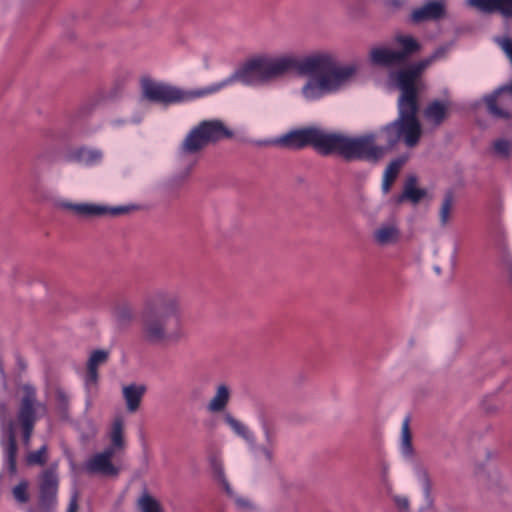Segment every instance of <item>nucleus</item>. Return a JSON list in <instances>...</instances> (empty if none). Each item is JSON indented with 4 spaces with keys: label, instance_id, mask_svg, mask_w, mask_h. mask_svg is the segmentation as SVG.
I'll use <instances>...</instances> for the list:
<instances>
[{
    "label": "nucleus",
    "instance_id": "obj_44",
    "mask_svg": "<svg viewBox=\"0 0 512 512\" xmlns=\"http://www.w3.org/2000/svg\"><path fill=\"white\" fill-rule=\"evenodd\" d=\"M434 270H435V272H436L437 274H440V268H439V267H437V266H436V267L434 268Z\"/></svg>",
    "mask_w": 512,
    "mask_h": 512
},
{
    "label": "nucleus",
    "instance_id": "obj_7",
    "mask_svg": "<svg viewBox=\"0 0 512 512\" xmlns=\"http://www.w3.org/2000/svg\"><path fill=\"white\" fill-rule=\"evenodd\" d=\"M233 136V132L221 120H203L194 126L179 146L180 155L200 153L210 144Z\"/></svg>",
    "mask_w": 512,
    "mask_h": 512
},
{
    "label": "nucleus",
    "instance_id": "obj_40",
    "mask_svg": "<svg viewBox=\"0 0 512 512\" xmlns=\"http://www.w3.org/2000/svg\"><path fill=\"white\" fill-rule=\"evenodd\" d=\"M423 490L426 497H429L431 492V482L430 479L427 476H424L423 478Z\"/></svg>",
    "mask_w": 512,
    "mask_h": 512
},
{
    "label": "nucleus",
    "instance_id": "obj_24",
    "mask_svg": "<svg viewBox=\"0 0 512 512\" xmlns=\"http://www.w3.org/2000/svg\"><path fill=\"white\" fill-rule=\"evenodd\" d=\"M224 422L233 430V432L239 437L243 438L246 442L254 443V435L248 429V427L233 417L230 413L224 415Z\"/></svg>",
    "mask_w": 512,
    "mask_h": 512
},
{
    "label": "nucleus",
    "instance_id": "obj_20",
    "mask_svg": "<svg viewBox=\"0 0 512 512\" xmlns=\"http://www.w3.org/2000/svg\"><path fill=\"white\" fill-rule=\"evenodd\" d=\"M395 42L401 47L400 50L396 51L400 54L398 57L400 63H403L409 56L420 50L419 42L410 35H397Z\"/></svg>",
    "mask_w": 512,
    "mask_h": 512
},
{
    "label": "nucleus",
    "instance_id": "obj_43",
    "mask_svg": "<svg viewBox=\"0 0 512 512\" xmlns=\"http://www.w3.org/2000/svg\"><path fill=\"white\" fill-rule=\"evenodd\" d=\"M223 485H224V487H225L226 492H227L229 495H231V494H232L231 488H230V486H229L228 482H227L225 479H223Z\"/></svg>",
    "mask_w": 512,
    "mask_h": 512
},
{
    "label": "nucleus",
    "instance_id": "obj_15",
    "mask_svg": "<svg viewBox=\"0 0 512 512\" xmlns=\"http://www.w3.org/2000/svg\"><path fill=\"white\" fill-rule=\"evenodd\" d=\"M445 14L444 4L440 1H429L414 9L410 15L411 22L419 24L429 20H438Z\"/></svg>",
    "mask_w": 512,
    "mask_h": 512
},
{
    "label": "nucleus",
    "instance_id": "obj_11",
    "mask_svg": "<svg viewBox=\"0 0 512 512\" xmlns=\"http://www.w3.org/2000/svg\"><path fill=\"white\" fill-rule=\"evenodd\" d=\"M65 207L74 211L77 215L93 217V216H118L125 214L129 211V207L127 206H116L109 207L104 205H96V204H66Z\"/></svg>",
    "mask_w": 512,
    "mask_h": 512
},
{
    "label": "nucleus",
    "instance_id": "obj_10",
    "mask_svg": "<svg viewBox=\"0 0 512 512\" xmlns=\"http://www.w3.org/2000/svg\"><path fill=\"white\" fill-rule=\"evenodd\" d=\"M59 479L54 467H49L39 475V499L29 512H53L57 504Z\"/></svg>",
    "mask_w": 512,
    "mask_h": 512
},
{
    "label": "nucleus",
    "instance_id": "obj_35",
    "mask_svg": "<svg viewBox=\"0 0 512 512\" xmlns=\"http://www.w3.org/2000/svg\"><path fill=\"white\" fill-rule=\"evenodd\" d=\"M56 400L59 406L63 409H66L69 403V396L67 393L61 389L56 391Z\"/></svg>",
    "mask_w": 512,
    "mask_h": 512
},
{
    "label": "nucleus",
    "instance_id": "obj_16",
    "mask_svg": "<svg viewBox=\"0 0 512 512\" xmlns=\"http://www.w3.org/2000/svg\"><path fill=\"white\" fill-rule=\"evenodd\" d=\"M86 470L89 473L101 474L105 476H116L119 469L113 465L112 461L99 455H93L86 463Z\"/></svg>",
    "mask_w": 512,
    "mask_h": 512
},
{
    "label": "nucleus",
    "instance_id": "obj_25",
    "mask_svg": "<svg viewBox=\"0 0 512 512\" xmlns=\"http://www.w3.org/2000/svg\"><path fill=\"white\" fill-rule=\"evenodd\" d=\"M417 179L415 176L407 178L402 195L399 201L408 199L413 203H418L424 196L425 191L416 187Z\"/></svg>",
    "mask_w": 512,
    "mask_h": 512
},
{
    "label": "nucleus",
    "instance_id": "obj_26",
    "mask_svg": "<svg viewBox=\"0 0 512 512\" xmlns=\"http://www.w3.org/2000/svg\"><path fill=\"white\" fill-rule=\"evenodd\" d=\"M109 438L111 444L119 449L125 448L124 421L122 417H116L111 425Z\"/></svg>",
    "mask_w": 512,
    "mask_h": 512
},
{
    "label": "nucleus",
    "instance_id": "obj_17",
    "mask_svg": "<svg viewBox=\"0 0 512 512\" xmlns=\"http://www.w3.org/2000/svg\"><path fill=\"white\" fill-rule=\"evenodd\" d=\"M231 399V389L225 384L221 383L217 385L215 394L207 404V410L210 413H221L223 412Z\"/></svg>",
    "mask_w": 512,
    "mask_h": 512
},
{
    "label": "nucleus",
    "instance_id": "obj_14",
    "mask_svg": "<svg viewBox=\"0 0 512 512\" xmlns=\"http://www.w3.org/2000/svg\"><path fill=\"white\" fill-rule=\"evenodd\" d=\"M504 93H509L512 95V82L499 87L492 94L485 96L484 102L488 112L492 116L500 119H509L511 117V112L508 109L500 106L504 105V102L501 99V95Z\"/></svg>",
    "mask_w": 512,
    "mask_h": 512
},
{
    "label": "nucleus",
    "instance_id": "obj_30",
    "mask_svg": "<svg viewBox=\"0 0 512 512\" xmlns=\"http://www.w3.org/2000/svg\"><path fill=\"white\" fill-rule=\"evenodd\" d=\"M48 460V446L42 445L36 451L27 453L25 461L28 466H44Z\"/></svg>",
    "mask_w": 512,
    "mask_h": 512
},
{
    "label": "nucleus",
    "instance_id": "obj_21",
    "mask_svg": "<svg viewBox=\"0 0 512 512\" xmlns=\"http://www.w3.org/2000/svg\"><path fill=\"white\" fill-rule=\"evenodd\" d=\"M144 393V386L129 385L123 388V396L128 411L135 412L139 408Z\"/></svg>",
    "mask_w": 512,
    "mask_h": 512
},
{
    "label": "nucleus",
    "instance_id": "obj_38",
    "mask_svg": "<svg viewBox=\"0 0 512 512\" xmlns=\"http://www.w3.org/2000/svg\"><path fill=\"white\" fill-rule=\"evenodd\" d=\"M263 430H264V434H265L267 443L269 445H273V443H274V435H273V433L271 432L270 428L268 427V425L266 423H263Z\"/></svg>",
    "mask_w": 512,
    "mask_h": 512
},
{
    "label": "nucleus",
    "instance_id": "obj_42",
    "mask_svg": "<svg viewBox=\"0 0 512 512\" xmlns=\"http://www.w3.org/2000/svg\"><path fill=\"white\" fill-rule=\"evenodd\" d=\"M236 504L241 507V508H246V507H249L250 506V503L249 501L245 500V499H242V498H237L236 499Z\"/></svg>",
    "mask_w": 512,
    "mask_h": 512
},
{
    "label": "nucleus",
    "instance_id": "obj_41",
    "mask_svg": "<svg viewBox=\"0 0 512 512\" xmlns=\"http://www.w3.org/2000/svg\"><path fill=\"white\" fill-rule=\"evenodd\" d=\"M261 453L265 456V458L270 461L272 459V452L267 447H261L260 448Z\"/></svg>",
    "mask_w": 512,
    "mask_h": 512
},
{
    "label": "nucleus",
    "instance_id": "obj_12",
    "mask_svg": "<svg viewBox=\"0 0 512 512\" xmlns=\"http://www.w3.org/2000/svg\"><path fill=\"white\" fill-rule=\"evenodd\" d=\"M467 5L485 14L498 13L502 17L512 18V0H467Z\"/></svg>",
    "mask_w": 512,
    "mask_h": 512
},
{
    "label": "nucleus",
    "instance_id": "obj_29",
    "mask_svg": "<svg viewBox=\"0 0 512 512\" xmlns=\"http://www.w3.org/2000/svg\"><path fill=\"white\" fill-rule=\"evenodd\" d=\"M410 419L406 417L402 423L400 450L403 456L411 457L413 454L412 435L409 427Z\"/></svg>",
    "mask_w": 512,
    "mask_h": 512
},
{
    "label": "nucleus",
    "instance_id": "obj_1",
    "mask_svg": "<svg viewBox=\"0 0 512 512\" xmlns=\"http://www.w3.org/2000/svg\"><path fill=\"white\" fill-rule=\"evenodd\" d=\"M445 48L437 49L430 57L417 63L415 66L401 70L397 74V84L401 90L398 99V117L381 128V138L389 146L400 141L409 147H415L421 138L422 128L417 118L419 111L418 91L415 82L420 73L434 61L445 56Z\"/></svg>",
    "mask_w": 512,
    "mask_h": 512
},
{
    "label": "nucleus",
    "instance_id": "obj_31",
    "mask_svg": "<svg viewBox=\"0 0 512 512\" xmlns=\"http://www.w3.org/2000/svg\"><path fill=\"white\" fill-rule=\"evenodd\" d=\"M138 508L141 512H163L160 503L146 492L138 499Z\"/></svg>",
    "mask_w": 512,
    "mask_h": 512
},
{
    "label": "nucleus",
    "instance_id": "obj_4",
    "mask_svg": "<svg viewBox=\"0 0 512 512\" xmlns=\"http://www.w3.org/2000/svg\"><path fill=\"white\" fill-rule=\"evenodd\" d=\"M296 58L292 55L273 56L265 53L254 55L248 58L232 75L210 85V92L214 94L235 82L252 86L281 78L292 72Z\"/></svg>",
    "mask_w": 512,
    "mask_h": 512
},
{
    "label": "nucleus",
    "instance_id": "obj_18",
    "mask_svg": "<svg viewBox=\"0 0 512 512\" xmlns=\"http://www.w3.org/2000/svg\"><path fill=\"white\" fill-rule=\"evenodd\" d=\"M67 161L83 165H95L102 160V152L85 147L78 148L67 154Z\"/></svg>",
    "mask_w": 512,
    "mask_h": 512
},
{
    "label": "nucleus",
    "instance_id": "obj_6",
    "mask_svg": "<svg viewBox=\"0 0 512 512\" xmlns=\"http://www.w3.org/2000/svg\"><path fill=\"white\" fill-rule=\"evenodd\" d=\"M380 134L381 129L377 134H368L357 138H349L339 134L329 133L327 155L338 153L347 160H377L386 151L395 146H389L386 140L381 138Z\"/></svg>",
    "mask_w": 512,
    "mask_h": 512
},
{
    "label": "nucleus",
    "instance_id": "obj_27",
    "mask_svg": "<svg viewBox=\"0 0 512 512\" xmlns=\"http://www.w3.org/2000/svg\"><path fill=\"white\" fill-rule=\"evenodd\" d=\"M113 317L120 325H126L130 323L134 318V310L130 303L119 302L113 309Z\"/></svg>",
    "mask_w": 512,
    "mask_h": 512
},
{
    "label": "nucleus",
    "instance_id": "obj_23",
    "mask_svg": "<svg viewBox=\"0 0 512 512\" xmlns=\"http://www.w3.org/2000/svg\"><path fill=\"white\" fill-rule=\"evenodd\" d=\"M448 107L445 103L434 100L428 104L424 111V115L427 120L433 122L436 125L441 124L447 116Z\"/></svg>",
    "mask_w": 512,
    "mask_h": 512
},
{
    "label": "nucleus",
    "instance_id": "obj_34",
    "mask_svg": "<svg viewBox=\"0 0 512 512\" xmlns=\"http://www.w3.org/2000/svg\"><path fill=\"white\" fill-rule=\"evenodd\" d=\"M493 149L496 154L502 157H508L511 149V144L508 140L498 139L493 143Z\"/></svg>",
    "mask_w": 512,
    "mask_h": 512
},
{
    "label": "nucleus",
    "instance_id": "obj_13",
    "mask_svg": "<svg viewBox=\"0 0 512 512\" xmlns=\"http://www.w3.org/2000/svg\"><path fill=\"white\" fill-rule=\"evenodd\" d=\"M109 359V352L103 349H97L91 352L87 364L85 374V386L87 390L96 387L98 383V368L105 364Z\"/></svg>",
    "mask_w": 512,
    "mask_h": 512
},
{
    "label": "nucleus",
    "instance_id": "obj_39",
    "mask_svg": "<svg viewBox=\"0 0 512 512\" xmlns=\"http://www.w3.org/2000/svg\"><path fill=\"white\" fill-rule=\"evenodd\" d=\"M77 510H78L77 494H74L70 499L67 512H77Z\"/></svg>",
    "mask_w": 512,
    "mask_h": 512
},
{
    "label": "nucleus",
    "instance_id": "obj_22",
    "mask_svg": "<svg viewBox=\"0 0 512 512\" xmlns=\"http://www.w3.org/2000/svg\"><path fill=\"white\" fill-rule=\"evenodd\" d=\"M400 232L395 225H383L374 231L373 237L377 244L388 245L396 243Z\"/></svg>",
    "mask_w": 512,
    "mask_h": 512
},
{
    "label": "nucleus",
    "instance_id": "obj_19",
    "mask_svg": "<svg viewBox=\"0 0 512 512\" xmlns=\"http://www.w3.org/2000/svg\"><path fill=\"white\" fill-rule=\"evenodd\" d=\"M399 53L388 48H373L370 52V60L374 65L390 67L400 64Z\"/></svg>",
    "mask_w": 512,
    "mask_h": 512
},
{
    "label": "nucleus",
    "instance_id": "obj_28",
    "mask_svg": "<svg viewBox=\"0 0 512 512\" xmlns=\"http://www.w3.org/2000/svg\"><path fill=\"white\" fill-rule=\"evenodd\" d=\"M403 165V161L400 159L393 160L386 167L383 175L382 189L385 193H387L395 179L398 176V173Z\"/></svg>",
    "mask_w": 512,
    "mask_h": 512
},
{
    "label": "nucleus",
    "instance_id": "obj_3",
    "mask_svg": "<svg viewBox=\"0 0 512 512\" xmlns=\"http://www.w3.org/2000/svg\"><path fill=\"white\" fill-rule=\"evenodd\" d=\"M355 65L340 66L330 53H317L297 57L292 72L314 75L302 87L307 101H316L325 95L339 91L356 73Z\"/></svg>",
    "mask_w": 512,
    "mask_h": 512
},
{
    "label": "nucleus",
    "instance_id": "obj_2",
    "mask_svg": "<svg viewBox=\"0 0 512 512\" xmlns=\"http://www.w3.org/2000/svg\"><path fill=\"white\" fill-rule=\"evenodd\" d=\"M141 333L149 344L176 343L185 336L179 298L170 290H157L144 302Z\"/></svg>",
    "mask_w": 512,
    "mask_h": 512
},
{
    "label": "nucleus",
    "instance_id": "obj_37",
    "mask_svg": "<svg viewBox=\"0 0 512 512\" xmlns=\"http://www.w3.org/2000/svg\"><path fill=\"white\" fill-rule=\"evenodd\" d=\"M120 450L118 447H114L112 444L107 447L106 449H104L102 452L98 453L99 455H102L103 457L109 459L111 461V459L113 458V456L115 455V453Z\"/></svg>",
    "mask_w": 512,
    "mask_h": 512
},
{
    "label": "nucleus",
    "instance_id": "obj_36",
    "mask_svg": "<svg viewBox=\"0 0 512 512\" xmlns=\"http://www.w3.org/2000/svg\"><path fill=\"white\" fill-rule=\"evenodd\" d=\"M395 504L400 511L406 512L409 507V501L406 497L397 496L395 497Z\"/></svg>",
    "mask_w": 512,
    "mask_h": 512
},
{
    "label": "nucleus",
    "instance_id": "obj_9",
    "mask_svg": "<svg viewBox=\"0 0 512 512\" xmlns=\"http://www.w3.org/2000/svg\"><path fill=\"white\" fill-rule=\"evenodd\" d=\"M329 133L316 127H307L291 131L282 136L278 143L285 148L301 149L313 146L318 152L327 155Z\"/></svg>",
    "mask_w": 512,
    "mask_h": 512
},
{
    "label": "nucleus",
    "instance_id": "obj_8",
    "mask_svg": "<svg viewBox=\"0 0 512 512\" xmlns=\"http://www.w3.org/2000/svg\"><path fill=\"white\" fill-rule=\"evenodd\" d=\"M141 88L146 99L163 104L190 101L212 94V92H210V86L202 89L184 91L168 84L156 82L148 77L142 78Z\"/></svg>",
    "mask_w": 512,
    "mask_h": 512
},
{
    "label": "nucleus",
    "instance_id": "obj_32",
    "mask_svg": "<svg viewBox=\"0 0 512 512\" xmlns=\"http://www.w3.org/2000/svg\"><path fill=\"white\" fill-rule=\"evenodd\" d=\"M453 194L451 192L447 193L444 196V199L442 201L440 211H439V218L442 225H446L450 219L452 207H453Z\"/></svg>",
    "mask_w": 512,
    "mask_h": 512
},
{
    "label": "nucleus",
    "instance_id": "obj_33",
    "mask_svg": "<svg viewBox=\"0 0 512 512\" xmlns=\"http://www.w3.org/2000/svg\"><path fill=\"white\" fill-rule=\"evenodd\" d=\"M15 500L19 503H26L29 500L28 482L23 480L12 490Z\"/></svg>",
    "mask_w": 512,
    "mask_h": 512
},
{
    "label": "nucleus",
    "instance_id": "obj_5",
    "mask_svg": "<svg viewBox=\"0 0 512 512\" xmlns=\"http://www.w3.org/2000/svg\"><path fill=\"white\" fill-rule=\"evenodd\" d=\"M46 410L45 404L37 402L35 392L27 390L21 399L16 421H10L3 429L0 444L3 448L4 466L11 475L17 471L16 426L20 427L23 445L28 448L37 421V412L46 413Z\"/></svg>",
    "mask_w": 512,
    "mask_h": 512
}]
</instances>
